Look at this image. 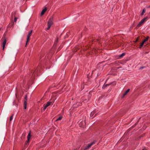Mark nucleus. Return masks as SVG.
Instances as JSON below:
<instances>
[{
	"label": "nucleus",
	"mask_w": 150,
	"mask_h": 150,
	"mask_svg": "<svg viewBox=\"0 0 150 150\" xmlns=\"http://www.w3.org/2000/svg\"><path fill=\"white\" fill-rule=\"evenodd\" d=\"M148 18V17L146 16L142 19L139 23L137 26V27L139 28L146 21V19Z\"/></svg>",
	"instance_id": "1"
},
{
	"label": "nucleus",
	"mask_w": 150,
	"mask_h": 150,
	"mask_svg": "<svg viewBox=\"0 0 150 150\" xmlns=\"http://www.w3.org/2000/svg\"><path fill=\"white\" fill-rule=\"evenodd\" d=\"M41 68L40 66L39 65L37 68L33 70L31 73H32V76H35V75H37L38 72V70H40Z\"/></svg>",
	"instance_id": "2"
},
{
	"label": "nucleus",
	"mask_w": 150,
	"mask_h": 150,
	"mask_svg": "<svg viewBox=\"0 0 150 150\" xmlns=\"http://www.w3.org/2000/svg\"><path fill=\"white\" fill-rule=\"evenodd\" d=\"M79 125L80 127H83L86 125L85 120H82L81 119L79 122Z\"/></svg>",
	"instance_id": "3"
},
{
	"label": "nucleus",
	"mask_w": 150,
	"mask_h": 150,
	"mask_svg": "<svg viewBox=\"0 0 150 150\" xmlns=\"http://www.w3.org/2000/svg\"><path fill=\"white\" fill-rule=\"evenodd\" d=\"M51 104H52V105L53 104L52 103V102H51L50 101H48L47 102V103L46 104H44L43 105V106H44L43 110H44V111H45V110Z\"/></svg>",
	"instance_id": "4"
},
{
	"label": "nucleus",
	"mask_w": 150,
	"mask_h": 150,
	"mask_svg": "<svg viewBox=\"0 0 150 150\" xmlns=\"http://www.w3.org/2000/svg\"><path fill=\"white\" fill-rule=\"evenodd\" d=\"M96 142V141H94L91 142L90 144H88L85 147L83 150H87V149L90 148L91 147V146L95 144Z\"/></svg>",
	"instance_id": "5"
},
{
	"label": "nucleus",
	"mask_w": 150,
	"mask_h": 150,
	"mask_svg": "<svg viewBox=\"0 0 150 150\" xmlns=\"http://www.w3.org/2000/svg\"><path fill=\"white\" fill-rule=\"evenodd\" d=\"M32 30H31L28 33V34L27 35V40L26 42V45H25V47L26 46L27 43L28 42L30 36H31L32 33Z\"/></svg>",
	"instance_id": "6"
},
{
	"label": "nucleus",
	"mask_w": 150,
	"mask_h": 150,
	"mask_svg": "<svg viewBox=\"0 0 150 150\" xmlns=\"http://www.w3.org/2000/svg\"><path fill=\"white\" fill-rule=\"evenodd\" d=\"M53 20L52 17L50 18L47 22V25H50V26H51L53 23Z\"/></svg>",
	"instance_id": "7"
},
{
	"label": "nucleus",
	"mask_w": 150,
	"mask_h": 150,
	"mask_svg": "<svg viewBox=\"0 0 150 150\" xmlns=\"http://www.w3.org/2000/svg\"><path fill=\"white\" fill-rule=\"evenodd\" d=\"M27 95L26 94L25 95L24 98V108L25 109H26L27 107Z\"/></svg>",
	"instance_id": "8"
},
{
	"label": "nucleus",
	"mask_w": 150,
	"mask_h": 150,
	"mask_svg": "<svg viewBox=\"0 0 150 150\" xmlns=\"http://www.w3.org/2000/svg\"><path fill=\"white\" fill-rule=\"evenodd\" d=\"M6 38H5L4 39V41L3 42V44H2V47H3L2 50H4V49L5 48V45H6Z\"/></svg>",
	"instance_id": "9"
},
{
	"label": "nucleus",
	"mask_w": 150,
	"mask_h": 150,
	"mask_svg": "<svg viewBox=\"0 0 150 150\" xmlns=\"http://www.w3.org/2000/svg\"><path fill=\"white\" fill-rule=\"evenodd\" d=\"M97 113H96V112L95 110H94L91 112L90 115L91 117H92V118Z\"/></svg>",
	"instance_id": "10"
},
{
	"label": "nucleus",
	"mask_w": 150,
	"mask_h": 150,
	"mask_svg": "<svg viewBox=\"0 0 150 150\" xmlns=\"http://www.w3.org/2000/svg\"><path fill=\"white\" fill-rule=\"evenodd\" d=\"M91 95L90 93V92L89 93H88V98H86L85 99V100H84L83 101H84V100L88 101V100L91 98Z\"/></svg>",
	"instance_id": "11"
},
{
	"label": "nucleus",
	"mask_w": 150,
	"mask_h": 150,
	"mask_svg": "<svg viewBox=\"0 0 150 150\" xmlns=\"http://www.w3.org/2000/svg\"><path fill=\"white\" fill-rule=\"evenodd\" d=\"M130 89H128L125 92V93L123 94L122 95V98H123L129 92V91Z\"/></svg>",
	"instance_id": "12"
},
{
	"label": "nucleus",
	"mask_w": 150,
	"mask_h": 150,
	"mask_svg": "<svg viewBox=\"0 0 150 150\" xmlns=\"http://www.w3.org/2000/svg\"><path fill=\"white\" fill-rule=\"evenodd\" d=\"M46 11H47V8H44L43 9L41 12V15L42 16L43 15H44V14L45 12Z\"/></svg>",
	"instance_id": "13"
},
{
	"label": "nucleus",
	"mask_w": 150,
	"mask_h": 150,
	"mask_svg": "<svg viewBox=\"0 0 150 150\" xmlns=\"http://www.w3.org/2000/svg\"><path fill=\"white\" fill-rule=\"evenodd\" d=\"M112 83H110L109 84H104L103 86V88L104 89L105 88L108 86H109L111 85Z\"/></svg>",
	"instance_id": "14"
},
{
	"label": "nucleus",
	"mask_w": 150,
	"mask_h": 150,
	"mask_svg": "<svg viewBox=\"0 0 150 150\" xmlns=\"http://www.w3.org/2000/svg\"><path fill=\"white\" fill-rule=\"evenodd\" d=\"M31 137L30 131L28 133V135L27 137V138L28 140H30V138Z\"/></svg>",
	"instance_id": "15"
},
{
	"label": "nucleus",
	"mask_w": 150,
	"mask_h": 150,
	"mask_svg": "<svg viewBox=\"0 0 150 150\" xmlns=\"http://www.w3.org/2000/svg\"><path fill=\"white\" fill-rule=\"evenodd\" d=\"M14 22H13L12 21H11V22L9 24V26H11L12 27L14 25Z\"/></svg>",
	"instance_id": "16"
},
{
	"label": "nucleus",
	"mask_w": 150,
	"mask_h": 150,
	"mask_svg": "<svg viewBox=\"0 0 150 150\" xmlns=\"http://www.w3.org/2000/svg\"><path fill=\"white\" fill-rule=\"evenodd\" d=\"M62 116H59V117L56 120V121H58L59 120H61L62 119Z\"/></svg>",
	"instance_id": "17"
},
{
	"label": "nucleus",
	"mask_w": 150,
	"mask_h": 150,
	"mask_svg": "<svg viewBox=\"0 0 150 150\" xmlns=\"http://www.w3.org/2000/svg\"><path fill=\"white\" fill-rule=\"evenodd\" d=\"M30 141V140H28V139L27 141H26L25 143V146L26 145H28L29 144V142Z\"/></svg>",
	"instance_id": "18"
},
{
	"label": "nucleus",
	"mask_w": 150,
	"mask_h": 150,
	"mask_svg": "<svg viewBox=\"0 0 150 150\" xmlns=\"http://www.w3.org/2000/svg\"><path fill=\"white\" fill-rule=\"evenodd\" d=\"M149 38V37L147 36L145 38V39L144 40V41H143L144 42H146L148 40Z\"/></svg>",
	"instance_id": "19"
},
{
	"label": "nucleus",
	"mask_w": 150,
	"mask_h": 150,
	"mask_svg": "<svg viewBox=\"0 0 150 150\" xmlns=\"http://www.w3.org/2000/svg\"><path fill=\"white\" fill-rule=\"evenodd\" d=\"M125 54V53H123L122 54L120 55L119 56V57L121 58L123 56H124Z\"/></svg>",
	"instance_id": "20"
},
{
	"label": "nucleus",
	"mask_w": 150,
	"mask_h": 150,
	"mask_svg": "<svg viewBox=\"0 0 150 150\" xmlns=\"http://www.w3.org/2000/svg\"><path fill=\"white\" fill-rule=\"evenodd\" d=\"M144 42L143 41L141 43V44L140 45L139 48H141V47H142V46L144 44Z\"/></svg>",
	"instance_id": "21"
},
{
	"label": "nucleus",
	"mask_w": 150,
	"mask_h": 150,
	"mask_svg": "<svg viewBox=\"0 0 150 150\" xmlns=\"http://www.w3.org/2000/svg\"><path fill=\"white\" fill-rule=\"evenodd\" d=\"M57 87L54 84H53L51 86H50V88H54V87Z\"/></svg>",
	"instance_id": "22"
},
{
	"label": "nucleus",
	"mask_w": 150,
	"mask_h": 150,
	"mask_svg": "<svg viewBox=\"0 0 150 150\" xmlns=\"http://www.w3.org/2000/svg\"><path fill=\"white\" fill-rule=\"evenodd\" d=\"M13 114H12L10 117V121H11L13 118Z\"/></svg>",
	"instance_id": "23"
},
{
	"label": "nucleus",
	"mask_w": 150,
	"mask_h": 150,
	"mask_svg": "<svg viewBox=\"0 0 150 150\" xmlns=\"http://www.w3.org/2000/svg\"><path fill=\"white\" fill-rule=\"evenodd\" d=\"M139 120L137 121V122L135 123V124H134V125L133 126L134 127H135V126H136V125H137V124H138V123L139 122Z\"/></svg>",
	"instance_id": "24"
},
{
	"label": "nucleus",
	"mask_w": 150,
	"mask_h": 150,
	"mask_svg": "<svg viewBox=\"0 0 150 150\" xmlns=\"http://www.w3.org/2000/svg\"><path fill=\"white\" fill-rule=\"evenodd\" d=\"M17 18L15 17L14 18V22H16L17 21Z\"/></svg>",
	"instance_id": "25"
},
{
	"label": "nucleus",
	"mask_w": 150,
	"mask_h": 150,
	"mask_svg": "<svg viewBox=\"0 0 150 150\" xmlns=\"http://www.w3.org/2000/svg\"><path fill=\"white\" fill-rule=\"evenodd\" d=\"M51 26H50V25H48V27L47 28V30H49L50 28L51 27Z\"/></svg>",
	"instance_id": "26"
},
{
	"label": "nucleus",
	"mask_w": 150,
	"mask_h": 150,
	"mask_svg": "<svg viewBox=\"0 0 150 150\" xmlns=\"http://www.w3.org/2000/svg\"><path fill=\"white\" fill-rule=\"evenodd\" d=\"M145 67H140L139 69H142Z\"/></svg>",
	"instance_id": "27"
},
{
	"label": "nucleus",
	"mask_w": 150,
	"mask_h": 150,
	"mask_svg": "<svg viewBox=\"0 0 150 150\" xmlns=\"http://www.w3.org/2000/svg\"><path fill=\"white\" fill-rule=\"evenodd\" d=\"M142 13H145V10L144 9L142 10Z\"/></svg>",
	"instance_id": "28"
},
{
	"label": "nucleus",
	"mask_w": 150,
	"mask_h": 150,
	"mask_svg": "<svg viewBox=\"0 0 150 150\" xmlns=\"http://www.w3.org/2000/svg\"><path fill=\"white\" fill-rule=\"evenodd\" d=\"M100 40V37H98L97 40V41Z\"/></svg>",
	"instance_id": "29"
},
{
	"label": "nucleus",
	"mask_w": 150,
	"mask_h": 150,
	"mask_svg": "<svg viewBox=\"0 0 150 150\" xmlns=\"http://www.w3.org/2000/svg\"><path fill=\"white\" fill-rule=\"evenodd\" d=\"M60 49H61L60 48V47H59L58 48V49H57V51H59V50H60Z\"/></svg>",
	"instance_id": "30"
},
{
	"label": "nucleus",
	"mask_w": 150,
	"mask_h": 150,
	"mask_svg": "<svg viewBox=\"0 0 150 150\" xmlns=\"http://www.w3.org/2000/svg\"><path fill=\"white\" fill-rule=\"evenodd\" d=\"M138 40V38H137V39L136 40V42H137Z\"/></svg>",
	"instance_id": "31"
},
{
	"label": "nucleus",
	"mask_w": 150,
	"mask_h": 150,
	"mask_svg": "<svg viewBox=\"0 0 150 150\" xmlns=\"http://www.w3.org/2000/svg\"><path fill=\"white\" fill-rule=\"evenodd\" d=\"M142 150H147L145 148H144V149H143Z\"/></svg>",
	"instance_id": "32"
},
{
	"label": "nucleus",
	"mask_w": 150,
	"mask_h": 150,
	"mask_svg": "<svg viewBox=\"0 0 150 150\" xmlns=\"http://www.w3.org/2000/svg\"><path fill=\"white\" fill-rule=\"evenodd\" d=\"M58 42V38H57L56 42H57H57Z\"/></svg>",
	"instance_id": "33"
},
{
	"label": "nucleus",
	"mask_w": 150,
	"mask_h": 150,
	"mask_svg": "<svg viewBox=\"0 0 150 150\" xmlns=\"http://www.w3.org/2000/svg\"><path fill=\"white\" fill-rule=\"evenodd\" d=\"M144 13H142H142L141 14V15H143V14H144Z\"/></svg>",
	"instance_id": "34"
},
{
	"label": "nucleus",
	"mask_w": 150,
	"mask_h": 150,
	"mask_svg": "<svg viewBox=\"0 0 150 150\" xmlns=\"http://www.w3.org/2000/svg\"><path fill=\"white\" fill-rule=\"evenodd\" d=\"M149 52H145V53L146 54H147V53H148Z\"/></svg>",
	"instance_id": "35"
},
{
	"label": "nucleus",
	"mask_w": 150,
	"mask_h": 150,
	"mask_svg": "<svg viewBox=\"0 0 150 150\" xmlns=\"http://www.w3.org/2000/svg\"><path fill=\"white\" fill-rule=\"evenodd\" d=\"M60 82H59V83L58 84V85H60Z\"/></svg>",
	"instance_id": "36"
},
{
	"label": "nucleus",
	"mask_w": 150,
	"mask_h": 150,
	"mask_svg": "<svg viewBox=\"0 0 150 150\" xmlns=\"http://www.w3.org/2000/svg\"><path fill=\"white\" fill-rule=\"evenodd\" d=\"M116 83H114V85H116Z\"/></svg>",
	"instance_id": "37"
},
{
	"label": "nucleus",
	"mask_w": 150,
	"mask_h": 150,
	"mask_svg": "<svg viewBox=\"0 0 150 150\" xmlns=\"http://www.w3.org/2000/svg\"><path fill=\"white\" fill-rule=\"evenodd\" d=\"M25 135H24L23 134H22V136H23V137H24L25 136Z\"/></svg>",
	"instance_id": "38"
},
{
	"label": "nucleus",
	"mask_w": 150,
	"mask_h": 150,
	"mask_svg": "<svg viewBox=\"0 0 150 150\" xmlns=\"http://www.w3.org/2000/svg\"><path fill=\"white\" fill-rule=\"evenodd\" d=\"M148 8H150V5H149L148 7Z\"/></svg>",
	"instance_id": "39"
},
{
	"label": "nucleus",
	"mask_w": 150,
	"mask_h": 150,
	"mask_svg": "<svg viewBox=\"0 0 150 150\" xmlns=\"http://www.w3.org/2000/svg\"><path fill=\"white\" fill-rule=\"evenodd\" d=\"M21 138L22 139H23V137H22H22H21Z\"/></svg>",
	"instance_id": "40"
},
{
	"label": "nucleus",
	"mask_w": 150,
	"mask_h": 150,
	"mask_svg": "<svg viewBox=\"0 0 150 150\" xmlns=\"http://www.w3.org/2000/svg\"><path fill=\"white\" fill-rule=\"evenodd\" d=\"M121 67H119L118 68V69H119Z\"/></svg>",
	"instance_id": "41"
},
{
	"label": "nucleus",
	"mask_w": 150,
	"mask_h": 150,
	"mask_svg": "<svg viewBox=\"0 0 150 150\" xmlns=\"http://www.w3.org/2000/svg\"><path fill=\"white\" fill-rule=\"evenodd\" d=\"M94 40H93V41H94Z\"/></svg>",
	"instance_id": "42"
}]
</instances>
